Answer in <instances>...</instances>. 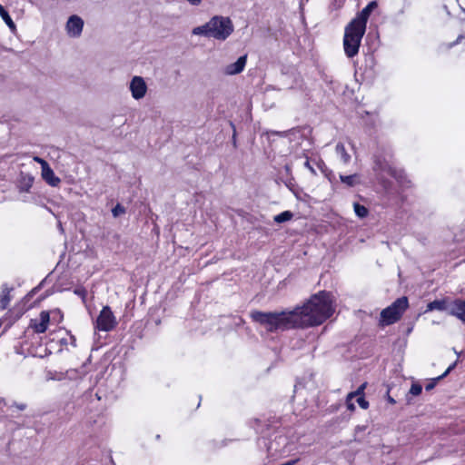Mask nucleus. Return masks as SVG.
<instances>
[{
  "label": "nucleus",
  "mask_w": 465,
  "mask_h": 465,
  "mask_svg": "<svg viewBox=\"0 0 465 465\" xmlns=\"http://www.w3.org/2000/svg\"><path fill=\"white\" fill-rule=\"evenodd\" d=\"M334 311L331 293L321 291L312 295L303 306H297L292 311H252L250 316L254 322L264 327L269 332H277L321 325L333 314Z\"/></svg>",
  "instance_id": "f257e3e1"
},
{
  "label": "nucleus",
  "mask_w": 465,
  "mask_h": 465,
  "mask_svg": "<svg viewBox=\"0 0 465 465\" xmlns=\"http://www.w3.org/2000/svg\"><path fill=\"white\" fill-rule=\"evenodd\" d=\"M378 6L376 1L370 2L357 15L345 26L343 36V48L345 54L352 58L359 53L361 39L366 31L367 21L371 12Z\"/></svg>",
  "instance_id": "f03ea898"
},
{
  "label": "nucleus",
  "mask_w": 465,
  "mask_h": 465,
  "mask_svg": "<svg viewBox=\"0 0 465 465\" xmlns=\"http://www.w3.org/2000/svg\"><path fill=\"white\" fill-rule=\"evenodd\" d=\"M232 21L228 16L214 15L206 24L194 27L193 35H203L219 41L226 40L233 32Z\"/></svg>",
  "instance_id": "7ed1b4c3"
},
{
  "label": "nucleus",
  "mask_w": 465,
  "mask_h": 465,
  "mask_svg": "<svg viewBox=\"0 0 465 465\" xmlns=\"http://www.w3.org/2000/svg\"><path fill=\"white\" fill-rule=\"evenodd\" d=\"M408 307L409 301L406 296L398 298L390 306L381 312V322L383 325L395 323L401 318Z\"/></svg>",
  "instance_id": "20e7f679"
},
{
  "label": "nucleus",
  "mask_w": 465,
  "mask_h": 465,
  "mask_svg": "<svg viewBox=\"0 0 465 465\" xmlns=\"http://www.w3.org/2000/svg\"><path fill=\"white\" fill-rule=\"evenodd\" d=\"M117 324L116 319L109 306H104L96 320L95 328L102 331H110Z\"/></svg>",
  "instance_id": "39448f33"
},
{
  "label": "nucleus",
  "mask_w": 465,
  "mask_h": 465,
  "mask_svg": "<svg viewBox=\"0 0 465 465\" xmlns=\"http://www.w3.org/2000/svg\"><path fill=\"white\" fill-rule=\"evenodd\" d=\"M130 91L133 98L135 100L143 98L147 91V85L143 78L134 76L130 83Z\"/></svg>",
  "instance_id": "423d86ee"
},
{
  "label": "nucleus",
  "mask_w": 465,
  "mask_h": 465,
  "mask_svg": "<svg viewBox=\"0 0 465 465\" xmlns=\"http://www.w3.org/2000/svg\"><path fill=\"white\" fill-rule=\"evenodd\" d=\"M84 27V21L78 15H71L66 23V30L70 36L78 37L81 35Z\"/></svg>",
  "instance_id": "0eeeda50"
},
{
  "label": "nucleus",
  "mask_w": 465,
  "mask_h": 465,
  "mask_svg": "<svg viewBox=\"0 0 465 465\" xmlns=\"http://www.w3.org/2000/svg\"><path fill=\"white\" fill-rule=\"evenodd\" d=\"M246 62L247 55H242L237 59L236 62L227 64L223 69V73L227 75L238 74L243 71L246 65Z\"/></svg>",
  "instance_id": "6e6552de"
},
{
  "label": "nucleus",
  "mask_w": 465,
  "mask_h": 465,
  "mask_svg": "<svg viewBox=\"0 0 465 465\" xmlns=\"http://www.w3.org/2000/svg\"><path fill=\"white\" fill-rule=\"evenodd\" d=\"M449 314L465 323V300L456 299L450 306Z\"/></svg>",
  "instance_id": "1a4fd4ad"
},
{
  "label": "nucleus",
  "mask_w": 465,
  "mask_h": 465,
  "mask_svg": "<svg viewBox=\"0 0 465 465\" xmlns=\"http://www.w3.org/2000/svg\"><path fill=\"white\" fill-rule=\"evenodd\" d=\"M44 168L42 169V177L43 179L51 186H57L61 180L57 177L52 168L49 166L48 163H45Z\"/></svg>",
  "instance_id": "9d476101"
},
{
  "label": "nucleus",
  "mask_w": 465,
  "mask_h": 465,
  "mask_svg": "<svg viewBox=\"0 0 465 465\" xmlns=\"http://www.w3.org/2000/svg\"><path fill=\"white\" fill-rule=\"evenodd\" d=\"M50 321V315L48 312L43 311L40 313V321L38 322H32L31 327L34 328L36 333H44L47 330V326Z\"/></svg>",
  "instance_id": "9b49d317"
},
{
  "label": "nucleus",
  "mask_w": 465,
  "mask_h": 465,
  "mask_svg": "<svg viewBox=\"0 0 465 465\" xmlns=\"http://www.w3.org/2000/svg\"><path fill=\"white\" fill-rule=\"evenodd\" d=\"M2 291L0 294V310H5L12 299L11 292L14 290L12 287H8L6 283L2 285Z\"/></svg>",
  "instance_id": "f8f14e48"
},
{
  "label": "nucleus",
  "mask_w": 465,
  "mask_h": 465,
  "mask_svg": "<svg viewBox=\"0 0 465 465\" xmlns=\"http://www.w3.org/2000/svg\"><path fill=\"white\" fill-rule=\"evenodd\" d=\"M33 183H34L33 176H31L29 174L21 175V177L18 181V185H17L19 192L28 193L33 185Z\"/></svg>",
  "instance_id": "ddd939ff"
},
{
  "label": "nucleus",
  "mask_w": 465,
  "mask_h": 465,
  "mask_svg": "<svg viewBox=\"0 0 465 465\" xmlns=\"http://www.w3.org/2000/svg\"><path fill=\"white\" fill-rule=\"evenodd\" d=\"M335 153L340 157L343 163H348L351 160V155L347 153L344 145L341 143H338L335 146Z\"/></svg>",
  "instance_id": "4468645a"
},
{
  "label": "nucleus",
  "mask_w": 465,
  "mask_h": 465,
  "mask_svg": "<svg viewBox=\"0 0 465 465\" xmlns=\"http://www.w3.org/2000/svg\"><path fill=\"white\" fill-rule=\"evenodd\" d=\"M450 307L447 306V302L445 300H434L430 302L427 305V311H449Z\"/></svg>",
  "instance_id": "2eb2a0df"
},
{
  "label": "nucleus",
  "mask_w": 465,
  "mask_h": 465,
  "mask_svg": "<svg viewBox=\"0 0 465 465\" xmlns=\"http://www.w3.org/2000/svg\"><path fill=\"white\" fill-rule=\"evenodd\" d=\"M0 16L5 21L9 29L14 33L16 30L15 24L12 20L8 12L5 9V7L0 4Z\"/></svg>",
  "instance_id": "dca6fc26"
},
{
  "label": "nucleus",
  "mask_w": 465,
  "mask_h": 465,
  "mask_svg": "<svg viewBox=\"0 0 465 465\" xmlns=\"http://www.w3.org/2000/svg\"><path fill=\"white\" fill-rule=\"evenodd\" d=\"M340 180L349 187H352L360 183L359 175L356 173L351 175H340Z\"/></svg>",
  "instance_id": "f3484780"
},
{
  "label": "nucleus",
  "mask_w": 465,
  "mask_h": 465,
  "mask_svg": "<svg viewBox=\"0 0 465 465\" xmlns=\"http://www.w3.org/2000/svg\"><path fill=\"white\" fill-rule=\"evenodd\" d=\"M293 213L291 211H284L273 217V221L277 223H282L292 220Z\"/></svg>",
  "instance_id": "a211bd4d"
},
{
  "label": "nucleus",
  "mask_w": 465,
  "mask_h": 465,
  "mask_svg": "<svg viewBox=\"0 0 465 465\" xmlns=\"http://www.w3.org/2000/svg\"><path fill=\"white\" fill-rule=\"evenodd\" d=\"M453 367H454V364H453V365H450V367L445 371V372H444L443 374H441L440 376H439V377H437V378L433 379L430 382H429V383L425 386V390H426V391H430V390H432V389L436 386V384H437V382H438L439 381H440L441 379H443L444 377H446V376L450 373V371L453 369Z\"/></svg>",
  "instance_id": "6ab92c4d"
},
{
  "label": "nucleus",
  "mask_w": 465,
  "mask_h": 465,
  "mask_svg": "<svg viewBox=\"0 0 465 465\" xmlns=\"http://www.w3.org/2000/svg\"><path fill=\"white\" fill-rule=\"evenodd\" d=\"M353 208H354V212L358 217L364 218L368 215L369 212L365 206H363L358 203H354Z\"/></svg>",
  "instance_id": "aec40b11"
},
{
  "label": "nucleus",
  "mask_w": 465,
  "mask_h": 465,
  "mask_svg": "<svg viewBox=\"0 0 465 465\" xmlns=\"http://www.w3.org/2000/svg\"><path fill=\"white\" fill-rule=\"evenodd\" d=\"M388 172L391 176H393L395 179H397L400 183H403L404 173L402 171H396V170L392 169L391 167H389Z\"/></svg>",
  "instance_id": "412c9836"
},
{
  "label": "nucleus",
  "mask_w": 465,
  "mask_h": 465,
  "mask_svg": "<svg viewBox=\"0 0 465 465\" xmlns=\"http://www.w3.org/2000/svg\"><path fill=\"white\" fill-rule=\"evenodd\" d=\"M125 213V208L120 204L117 203L113 209H112V214L114 218L120 216L121 214Z\"/></svg>",
  "instance_id": "4be33fe9"
},
{
  "label": "nucleus",
  "mask_w": 465,
  "mask_h": 465,
  "mask_svg": "<svg viewBox=\"0 0 465 465\" xmlns=\"http://www.w3.org/2000/svg\"><path fill=\"white\" fill-rule=\"evenodd\" d=\"M422 387L420 384L415 382L411 384V387L410 389V393L413 396H418L421 393Z\"/></svg>",
  "instance_id": "5701e85b"
},
{
  "label": "nucleus",
  "mask_w": 465,
  "mask_h": 465,
  "mask_svg": "<svg viewBox=\"0 0 465 465\" xmlns=\"http://www.w3.org/2000/svg\"><path fill=\"white\" fill-rule=\"evenodd\" d=\"M366 386H367V383L364 382L356 391H351L349 394H352L354 398L360 397V395L364 396V390H365Z\"/></svg>",
  "instance_id": "b1692460"
},
{
  "label": "nucleus",
  "mask_w": 465,
  "mask_h": 465,
  "mask_svg": "<svg viewBox=\"0 0 465 465\" xmlns=\"http://www.w3.org/2000/svg\"><path fill=\"white\" fill-rule=\"evenodd\" d=\"M353 399H354V397H353L352 394H349V393L347 394V396H346V406H347L348 410L351 411H355V405H354V403L352 401Z\"/></svg>",
  "instance_id": "393cba45"
},
{
  "label": "nucleus",
  "mask_w": 465,
  "mask_h": 465,
  "mask_svg": "<svg viewBox=\"0 0 465 465\" xmlns=\"http://www.w3.org/2000/svg\"><path fill=\"white\" fill-rule=\"evenodd\" d=\"M356 398V401L361 409L367 410L369 408V402L365 400L364 396L360 395V397Z\"/></svg>",
  "instance_id": "a878e982"
},
{
  "label": "nucleus",
  "mask_w": 465,
  "mask_h": 465,
  "mask_svg": "<svg viewBox=\"0 0 465 465\" xmlns=\"http://www.w3.org/2000/svg\"><path fill=\"white\" fill-rule=\"evenodd\" d=\"M74 293L81 296L82 298H84L86 295V291L84 289H76Z\"/></svg>",
  "instance_id": "bb28decb"
},
{
  "label": "nucleus",
  "mask_w": 465,
  "mask_h": 465,
  "mask_svg": "<svg viewBox=\"0 0 465 465\" xmlns=\"http://www.w3.org/2000/svg\"><path fill=\"white\" fill-rule=\"evenodd\" d=\"M190 5L197 6L199 5L203 0H186Z\"/></svg>",
  "instance_id": "cd10ccee"
},
{
  "label": "nucleus",
  "mask_w": 465,
  "mask_h": 465,
  "mask_svg": "<svg viewBox=\"0 0 465 465\" xmlns=\"http://www.w3.org/2000/svg\"><path fill=\"white\" fill-rule=\"evenodd\" d=\"M35 161L41 164L42 169L44 168V166H45V163H47L46 161H45L44 159H42L40 157H35Z\"/></svg>",
  "instance_id": "c85d7f7f"
},
{
  "label": "nucleus",
  "mask_w": 465,
  "mask_h": 465,
  "mask_svg": "<svg viewBox=\"0 0 465 465\" xmlns=\"http://www.w3.org/2000/svg\"><path fill=\"white\" fill-rule=\"evenodd\" d=\"M365 430H366V426L358 425L355 428V432L359 433V432L364 431Z\"/></svg>",
  "instance_id": "c756f323"
},
{
  "label": "nucleus",
  "mask_w": 465,
  "mask_h": 465,
  "mask_svg": "<svg viewBox=\"0 0 465 465\" xmlns=\"http://www.w3.org/2000/svg\"><path fill=\"white\" fill-rule=\"evenodd\" d=\"M70 339H71V344L74 347H75L76 346V340H75L74 336L71 335Z\"/></svg>",
  "instance_id": "7c9ffc66"
},
{
  "label": "nucleus",
  "mask_w": 465,
  "mask_h": 465,
  "mask_svg": "<svg viewBox=\"0 0 465 465\" xmlns=\"http://www.w3.org/2000/svg\"><path fill=\"white\" fill-rule=\"evenodd\" d=\"M388 401L390 403H391V404H395L396 403L395 400L392 397H391L390 395H388Z\"/></svg>",
  "instance_id": "2f4dec72"
},
{
  "label": "nucleus",
  "mask_w": 465,
  "mask_h": 465,
  "mask_svg": "<svg viewBox=\"0 0 465 465\" xmlns=\"http://www.w3.org/2000/svg\"><path fill=\"white\" fill-rule=\"evenodd\" d=\"M304 165H305L306 167H308L310 170H312V171L313 172V169H312V167L310 165L309 161H306V162H305V163H304Z\"/></svg>",
  "instance_id": "473e14b6"
},
{
  "label": "nucleus",
  "mask_w": 465,
  "mask_h": 465,
  "mask_svg": "<svg viewBox=\"0 0 465 465\" xmlns=\"http://www.w3.org/2000/svg\"><path fill=\"white\" fill-rule=\"evenodd\" d=\"M17 408L21 411H24L25 409V404H20V405H17Z\"/></svg>",
  "instance_id": "72a5a7b5"
},
{
  "label": "nucleus",
  "mask_w": 465,
  "mask_h": 465,
  "mask_svg": "<svg viewBox=\"0 0 465 465\" xmlns=\"http://www.w3.org/2000/svg\"><path fill=\"white\" fill-rule=\"evenodd\" d=\"M461 38H462V36H461V35L458 36V38H457V40L454 42V44H458V43H460V40H461Z\"/></svg>",
  "instance_id": "f704fd0d"
},
{
  "label": "nucleus",
  "mask_w": 465,
  "mask_h": 465,
  "mask_svg": "<svg viewBox=\"0 0 465 465\" xmlns=\"http://www.w3.org/2000/svg\"><path fill=\"white\" fill-rule=\"evenodd\" d=\"M95 397L97 398L98 401H100L102 399L98 392L95 393Z\"/></svg>",
  "instance_id": "c9c22d12"
},
{
  "label": "nucleus",
  "mask_w": 465,
  "mask_h": 465,
  "mask_svg": "<svg viewBox=\"0 0 465 465\" xmlns=\"http://www.w3.org/2000/svg\"><path fill=\"white\" fill-rule=\"evenodd\" d=\"M61 343H62V344H66V343H67V341H66V340H65V339H62V340H61Z\"/></svg>",
  "instance_id": "e433bc0d"
}]
</instances>
